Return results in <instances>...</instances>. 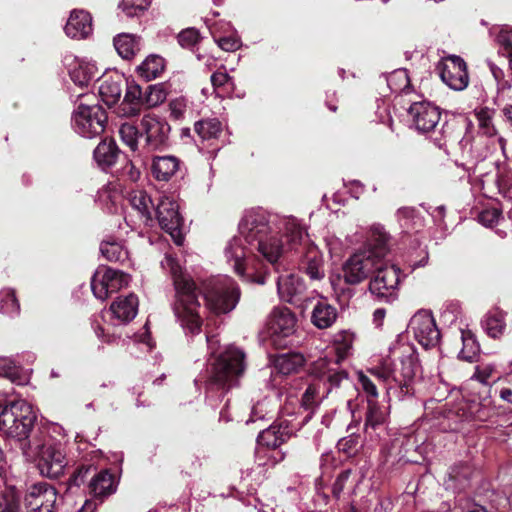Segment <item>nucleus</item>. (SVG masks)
<instances>
[{
  "mask_svg": "<svg viewBox=\"0 0 512 512\" xmlns=\"http://www.w3.org/2000/svg\"><path fill=\"white\" fill-rule=\"evenodd\" d=\"M253 250H257L277 271L280 256L285 251H294L299 269L310 279L321 280L325 276L320 250L294 217H279L262 210L248 211L239 223V234L228 240L224 247L225 260L238 276L246 282L264 284L263 264L248 257Z\"/></svg>",
  "mask_w": 512,
  "mask_h": 512,
  "instance_id": "1",
  "label": "nucleus"
},
{
  "mask_svg": "<svg viewBox=\"0 0 512 512\" xmlns=\"http://www.w3.org/2000/svg\"><path fill=\"white\" fill-rule=\"evenodd\" d=\"M420 371L418 357L413 345L397 341L389 348V354L368 372L381 381L388 392L394 388L401 396L413 394V383Z\"/></svg>",
  "mask_w": 512,
  "mask_h": 512,
  "instance_id": "2",
  "label": "nucleus"
},
{
  "mask_svg": "<svg viewBox=\"0 0 512 512\" xmlns=\"http://www.w3.org/2000/svg\"><path fill=\"white\" fill-rule=\"evenodd\" d=\"M161 266L168 271L175 289L174 314L185 333L199 334L202 327L200 316V300L202 294L191 276L183 270L182 266L171 254H165Z\"/></svg>",
  "mask_w": 512,
  "mask_h": 512,
  "instance_id": "3",
  "label": "nucleus"
},
{
  "mask_svg": "<svg viewBox=\"0 0 512 512\" xmlns=\"http://www.w3.org/2000/svg\"><path fill=\"white\" fill-rule=\"evenodd\" d=\"M37 420L33 407L24 400L8 403L0 394V431L19 443L23 455H31L40 447L39 438L46 432L34 425Z\"/></svg>",
  "mask_w": 512,
  "mask_h": 512,
  "instance_id": "4",
  "label": "nucleus"
},
{
  "mask_svg": "<svg viewBox=\"0 0 512 512\" xmlns=\"http://www.w3.org/2000/svg\"><path fill=\"white\" fill-rule=\"evenodd\" d=\"M210 358L208 369V393L214 389H230L238 384L245 371V354L235 346H227L220 351V341L216 335L206 336Z\"/></svg>",
  "mask_w": 512,
  "mask_h": 512,
  "instance_id": "5",
  "label": "nucleus"
},
{
  "mask_svg": "<svg viewBox=\"0 0 512 512\" xmlns=\"http://www.w3.org/2000/svg\"><path fill=\"white\" fill-rule=\"evenodd\" d=\"M312 382L302 395L301 406L309 411L305 420L311 417L317 405L326 398L335 388L348 380L345 370L339 369L336 363L327 358H319L311 367Z\"/></svg>",
  "mask_w": 512,
  "mask_h": 512,
  "instance_id": "6",
  "label": "nucleus"
},
{
  "mask_svg": "<svg viewBox=\"0 0 512 512\" xmlns=\"http://www.w3.org/2000/svg\"><path fill=\"white\" fill-rule=\"evenodd\" d=\"M139 301L135 294L118 297L110 306L111 319L106 321L104 314L96 316L92 320V327L98 338L106 342L115 340L113 327L125 325L132 321L138 312Z\"/></svg>",
  "mask_w": 512,
  "mask_h": 512,
  "instance_id": "7",
  "label": "nucleus"
},
{
  "mask_svg": "<svg viewBox=\"0 0 512 512\" xmlns=\"http://www.w3.org/2000/svg\"><path fill=\"white\" fill-rule=\"evenodd\" d=\"M203 296L211 311L216 314H223L232 311L236 307L240 290L232 278L222 276L209 281Z\"/></svg>",
  "mask_w": 512,
  "mask_h": 512,
  "instance_id": "8",
  "label": "nucleus"
},
{
  "mask_svg": "<svg viewBox=\"0 0 512 512\" xmlns=\"http://www.w3.org/2000/svg\"><path fill=\"white\" fill-rule=\"evenodd\" d=\"M40 447L31 455H24L28 460H38V468L43 476L59 478L64 474L67 459L59 443H53L47 433L39 438Z\"/></svg>",
  "mask_w": 512,
  "mask_h": 512,
  "instance_id": "9",
  "label": "nucleus"
},
{
  "mask_svg": "<svg viewBox=\"0 0 512 512\" xmlns=\"http://www.w3.org/2000/svg\"><path fill=\"white\" fill-rule=\"evenodd\" d=\"M107 123L106 111L98 104L79 103L72 115L74 131L84 138H94L102 134Z\"/></svg>",
  "mask_w": 512,
  "mask_h": 512,
  "instance_id": "10",
  "label": "nucleus"
},
{
  "mask_svg": "<svg viewBox=\"0 0 512 512\" xmlns=\"http://www.w3.org/2000/svg\"><path fill=\"white\" fill-rule=\"evenodd\" d=\"M129 283L128 274L108 267H99L91 279V289L97 299L104 301L109 295L127 287Z\"/></svg>",
  "mask_w": 512,
  "mask_h": 512,
  "instance_id": "11",
  "label": "nucleus"
},
{
  "mask_svg": "<svg viewBox=\"0 0 512 512\" xmlns=\"http://www.w3.org/2000/svg\"><path fill=\"white\" fill-rule=\"evenodd\" d=\"M374 271L376 274L369 283V291L381 301H394L399 285V269L378 262Z\"/></svg>",
  "mask_w": 512,
  "mask_h": 512,
  "instance_id": "12",
  "label": "nucleus"
},
{
  "mask_svg": "<svg viewBox=\"0 0 512 512\" xmlns=\"http://www.w3.org/2000/svg\"><path fill=\"white\" fill-rule=\"evenodd\" d=\"M155 211L161 228L171 236L176 245H182L184 241L181 231L183 219L179 213L177 202L168 196H163Z\"/></svg>",
  "mask_w": 512,
  "mask_h": 512,
  "instance_id": "13",
  "label": "nucleus"
},
{
  "mask_svg": "<svg viewBox=\"0 0 512 512\" xmlns=\"http://www.w3.org/2000/svg\"><path fill=\"white\" fill-rule=\"evenodd\" d=\"M407 112L412 126L422 133L436 128L441 118L439 107L426 100L412 103Z\"/></svg>",
  "mask_w": 512,
  "mask_h": 512,
  "instance_id": "14",
  "label": "nucleus"
},
{
  "mask_svg": "<svg viewBox=\"0 0 512 512\" xmlns=\"http://www.w3.org/2000/svg\"><path fill=\"white\" fill-rule=\"evenodd\" d=\"M57 500L55 488L46 482L31 485L25 494L27 512H53Z\"/></svg>",
  "mask_w": 512,
  "mask_h": 512,
  "instance_id": "15",
  "label": "nucleus"
},
{
  "mask_svg": "<svg viewBox=\"0 0 512 512\" xmlns=\"http://www.w3.org/2000/svg\"><path fill=\"white\" fill-rule=\"evenodd\" d=\"M410 329L415 339L424 348L435 347L440 341V331L431 313L420 311L410 320Z\"/></svg>",
  "mask_w": 512,
  "mask_h": 512,
  "instance_id": "16",
  "label": "nucleus"
},
{
  "mask_svg": "<svg viewBox=\"0 0 512 512\" xmlns=\"http://www.w3.org/2000/svg\"><path fill=\"white\" fill-rule=\"evenodd\" d=\"M377 263L369 252L360 250L354 253L343 265L345 282L350 285L361 283L374 271Z\"/></svg>",
  "mask_w": 512,
  "mask_h": 512,
  "instance_id": "17",
  "label": "nucleus"
},
{
  "mask_svg": "<svg viewBox=\"0 0 512 512\" xmlns=\"http://www.w3.org/2000/svg\"><path fill=\"white\" fill-rule=\"evenodd\" d=\"M141 128L149 151L158 150L167 145L170 126L164 119L155 114H145L141 120Z\"/></svg>",
  "mask_w": 512,
  "mask_h": 512,
  "instance_id": "18",
  "label": "nucleus"
},
{
  "mask_svg": "<svg viewBox=\"0 0 512 512\" xmlns=\"http://www.w3.org/2000/svg\"><path fill=\"white\" fill-rule=\"evenodd\" d=\"M442 81L451 89L464 90L469 83L465 61L456 55L446 57L439 66Z\"/></svg>",
  "mask_w": 512,
  "mask_h": 512,
  "instance_id": "19",
  "label": "nucleus"
},
{
  "mask_svg": "<svg viewBox=\"0 0 512 512\" xmlns=\"http://www.w3.org/2000/svg\"><path fill=\"white\" fill-rule=\"evenodd\" d=\"M64 63L68 67L71 80L80 87H87L100 77V71L95 62L88 58L67 55Z\"/></svg>",
  "mask_w": 512,
  "mask_h": 512,
  "instance_id": "20",
  "label": "nucleus"
},
{
  "mask_svg": "<svg viewBox=\"0 0 512 512\" xmlns=\"http://www.w3.org/2000/svg\"><path fill=\"white\" fill-rule=\"evenodd\" d=\"M389 405L380 404L376 400H367V412L364 430L371 438L382 437L387 430L389 421Z\"/></svg>",
  "mask_w": 512,
  "mask_h": 512,
  "instance_id": "21",
  "label": "nucleus"
},
{
  "mask_svg": "<svg viewBox=\"0 0 512 512\" xmlns=\"http://www.w3.org/2000/svg\"><path fill=\"white\" fill-rule=\"evenodd\" d=\"M296 318L288 308H275L268 320V332L274 342L291 336Z\"/></svg>",
  "mask_w": 512,
  "mask_h": 512,
  "instance_id": "22",
  "label": "nucleus"
},
{
  "mask_svg": "<svg viewBox=\"0 0 512 512\" xmlns=\"http://www.w3.org/2000/svg\"><path fill=\"white\" fill-rule=\"evenodd\" d=\"M391 236L381 224L370 226L365 242L364 252L371 253V258L382 262L390 250Z\"/></svg>",
  "mask_w": 512,
  "mask_h": 512,
  "instance_id": "23",
  "label": "nucleus"
},
{
  "mask_svg": "<svg viewBox=\"0 0 512 512\" xmlns=\"http://www.w3.org/2000/svg\"><path fill=\"white\" fill-rule=\"evenodd\" d=\"M277 291L281 300L296 304L304 298L306 284L297 274L280 275L277 279Z\"/></svg>",
  "mask_w": 512,
  "mask_h": 512,
  "instance_id": "24",
  "label": "nucleus"
},
{
  "mask_svg": "<svg viewBox=\"0 0 512 512\" xmlns=\"http://www.w3.org/2000/svg\"><path fill=\"white\" fill-rule=\"evenodd\" d=\"M64 31L72 39L87 38L92 33V18L90 14L84 10H73L70 13Z\"/></svg>",
  "mask_w": 512,
  "mask_h": 512,
  "instance_id": "25",
  "label": "nucleus"
},
{
  "mask_svg": "<svg viewBox=\"0 0 512 512\" xmlns=\"http://www.w3.org/2000/svg\"><path fill=\"white\" fill-rule=\"evenodd\" d=\"M290 436L287 426L283 427V423L272 424L268 428L262 430L257 437V454L264 448L275 450L282 445Z\"/></svg>",
  "mask_w": 512,
  "mask_h": 512,
  "instance_id": "26",
  "label": "nucleus"
},
{
  "mask_svg": "<svg viewBox=\"0 0 512 512\" xmlns=\"http://www.w3.org/2000/svg\"><path fill=\"white\" fill-rule=\"evenodd\" d=\"M144 107V98L141 87L131 83L127 85L124 99L119 106V114L125 117L136 116Z\"/></svg>",
  "mask_w": 512,
  "mask_h": 512,
  "instance_id": "27",
  "label": "nucleus"
},
{
  "mask_svg": "<svg viewBox=\"0 0 512 512\" xmlns=\"http://www.w3.org/2000/svg\"><path fill=\"white\" fill-rule=\"evenodd\" d=\"M180 160L173 155L155 156L151 164V173L158 181H169L179 170Z\"/></svg>",
  "mask_w": 512,
  "mask_h": 512,
  "instance_id": "28",
  "label": "nucleus"
},
{
  "mask_svg": "<svg viewBox=\"0 0 512 512\" xmlns=\"http://www.w3.org/2000/svg\"><path fill=\"white\" fill-rule=\"evenodd\" d=\"M337 316V309L326 300L321 299L313 308L311 321L317 328L325 329L333 325Z\"/></svg>",
  "mask_w": 512,
  "mask_h": 512,
  "instance_id": "29",
  "label": "nucleus"
},
{
  "mask_svg": "<svg viewBox=\"0 0 512 512\" xmlns=\"http://www.w3.org/2000/svg\"><path fill=\"white\" fill-rule=\"evenodd\" d=\"M353 342V333L345 330L336 333L332 342L335 358H329L328 356H324L323 358H327L329 361L336 363L337 367L341 369L339 363L351 354Z\"/></svg>",
  "mask_w": 512,
  "mask_h": 512,
  "instance_id": "30",
  "label": "nucleus"
},
{
  "mask_svg": "<svg viewBox=\"0 0 512 512\" xmlns=\"http://www.w3.org/2000/svg\"><path fill=\"white\" fill-rule=\"evenodd\" d=\"M118 155L119 149L113 139H104L94 150V159L102 169L114 165Z\"/></svg>",
  "mask_w": 512,
  "mask_h": 512,
  "instance_id": "31",
  "label": "nucleus"
},
{
  "mask_svg": "<svg viewBox=\"0 0 512 512\" xmlns=\"http://www.w3.org/2000/svg\"><path fill=\"white\" fill-rule=\"evenodd\" d=\"M114 47L123 59H131L140 50L139 38L129 33L118 34L114 38Z\"/></svg>",
  "mask_w": 512,
  "mask_h": 512,
  "instance_id": "32",
  "label": "nucleus"
},
{
  "mask_svg": "<svg viewBox=\"0 0 512 512\" xmlns=\"http://www.w3.org/2000/svg\"><path fill=\"white\" fill-rule=\"evenodd\" d=\"M304 364V357L297 353L277 355L273 361L274 369L283 375L297 372Z\"/></svg>",
  "mask_w": 512,
  "mask_h": 512,
  "instance_id": "33",
  "label": "nucleus"
},
{
  "mask_svg": "<svg viewBox=\"0 0 512 512\" xmlns=\"http://www.w3.org/2000/svg\"><path fill=\"white\" fill-rule=\"evenodd\" d=\"M478 122L479 132L486 137H496L498 131L494 124L495 110L489 107H480L474 110Z\"/></svg>",
  "mask_w": 512,
  "mask_h": 512,
  "instance_id": "34",
  "label": "nucleus"
},
{
  "mask_svg": "<svg viewBox=\"0 0 512 512\" xmlns=\"http://www.w3.org/2000/svg\"><path fill=\"white\" fill-rule=\"evenodd\" d=\"M90 492L95 497H102L114 492V478L107 470L95 474L89 483Z\"/></svg>",
  "mask_w": 512,
  "mask_h": 512,
  "instance_id": "35",
  "label": "nucleus"
},
{
  "mask_svg": "<svg viewBox=\"0 0 512 512\" xmlns=\"http://www.w3.org/2000/svg\"><path fill=\"white\" fill-rule=\"evenodd\" d=\"M165 67V61L158 55L148 56L138 67V74L147 81L160 76Z\"/></svg>",
  "mask_w": 512,
  "mask_h": 512,
  "instance_id": "36",
  "label": "nucleus"
},
{
  "mask_svg": "<svg viewBox=\"0 0 512 512\" xmlns=\"http://www.w3.org/2000/svg\"><path fill=\"white\" fill-rule=\"evenodd\" d=\"M129 202L131 206L138 211L145 222L152 220L151 212L154 208V204L151 197L145 191H133L130 194Z\"/></svg>",
  "mask_w": 512,
  "mask_h": 512,
  "instance_id": "37",
  "label": "nucleus"
},
{
  "mask_svg": "<svg viewBox=\"0 0 512 512\" xmlns=\"http://www.w3.org/2000/svg\"><path fill=\"white\" fill-rule=\"evenodd\" d=\"M471 475V469L466 464H459L451 467L448 473V481L446 485L448 488L454 490H462L468 484Z\"/></svg>",
  "mask_w": 512,
  "mask_h": 512,
  "instance_id": "38",
  "label": "nucleus"
},
{
  "mask_svg": "<svg viewBox=\"0 0 512 512\" xmlns=\"http://www.w3.org/2000/svg\"><path fill=\"white\" fill-rule=\"evenodd\" d=\"M195 131L203 141L214 140L222 133V124L216 118L203 119L195 123Z\"/></svg>",
  "mask_w": 512,
  "mask_h": 512,
  "instance_id": "39",
  "label": "nucleus"
},
{
  "mask_svg": "<svg viewBox=\"0 0 512 512\" xmlns=\"http://www.w3.org/2000/svg\"><path fill=\"white\" fill-rule=\"evenodd\" d=\"M100 251L108 261L124 263L129 259L127 249L118 241H103L100 245Z\"/></svg>",
  "mask_w": 512,
  "mask_h": 512,
  "instance_id": "40",
  "label": "nucleus"
},
{
  "mask_svg": "<svg viewBox=\"0 0 512 512\" xmlns=\"http://www.w3.org/2000/svg\"><path fill=\"white\" fill-rule=\"evenodd\" d=\"M99 94L102 101L107 106H112L116 104L121 97V85L116 80L105 79L99 86Z\"/></svg>",
  "mask_w": 512,
  "mask_h": 512,
  "instance_id": "41",
  "label": "nucleus"
},
{
  "mask_svg": "<svg viewBox=\"0 0 512 512\" xmlns=\"http://www.w3.org/2000/svg\"><path fill=\"white\" fill-rule=\"evenodd\" d=\"M461 340L463 347L459 356L467 361H473L479 352V344L471 331L461 330Z\"/></svg>",
  "mask_w": 512,
  "mask_h": 512,
  "instance_id": "42",
  "label": "nucleus"
},
{
  "mask_svg": "<svg viewBox=\"0 0 512 512\" xmlns=\"http://www.w3.org/2000/svg\"><path fill=\"white\" fill-rule=\"evenodd\" d=\"M167 97V93L163 85H149L143 93L144 107L153 108L162 104Z\"/></svg>",
  "mask_w": 512,
  "mask_h": 512,
  "instance_id": "43",
  "label": "nucleus"
},
{
  "mask_svg": "<svg viewBox=\"0 0 512 512\" xmlns=\"http://www.w3.org/2000/svg\"><path fill=\"white\" fill-rule=\"evenodd\" d=\"M20 306L15 293L11 289H3L0 292V312L8 316L18 315Z\"/></svg>",
  "mask_w": 512,
  "mask_h": 512,
  "instance_id": "44",
  "label": "nucleus"
},
{
  "mask_svg": "<svg viewBox=\"0 0 512 512\" xmlns=\"http://www.w3.org/2000/svg\"><path fill=\"white\" fill-rule=\"evenodd\" d=\"M482 326L490 337L498 338L505 329L504 317L500 313L487 315L482 321Z\"/></svg>",
  "mask_w": 512,
  "mask_h": 512,
  "instance_id": "45",
  "label": "nucleus"
},
{
  "mask_svg": "<svg viewBox=\"0 0 512 512\" xmlns=\"http://www.w3.org/2000/svg\"><path fill=\"white\" fill-rule=\"evenodd\" d=\"M496 42L499 46V54L512 61V28H501L496 36Z\"/></svg>",
  "mask_w": 512,
  "mask_h": 512,
  "instance_id": "46",
  "label": "nucleus"
},
{
  "mask_svg": "<svg viewBox=\"0 0 512 512\" xmlns=\"http://www.w3.org/2000/svg\"><path fill=\"white\" fill-rule=\"evenodd\" d=\"M273 418V409L271 408L270 401L266 398L258 401L251 409L249 419L246 420V424L254 423L258 420Z\"/></svg>",
  "mask_w": 512,
  "mask_h": 512,
  "instance_id": "47",
  "label": "nucleus"
},
{
  "mask_svg": "<svg viewBox=\"0 0 512 512\" xmlns=\"http://www.w3.org/2000/svg\"><path fill=\"white\" fill-rule=\"evenodd\" d=\"M387 84L394 93L404 91L409 86V77L405 69L395 70L387 78Z\"/></svg>",
  "mask_w": 512,
  "mask_h": 512,
  "instance_id": "48",
  "label": "nucleus"
},
{
  "mask_svg": "<svg viewBox=\"0 0 512 512\" xmlns=\"http://www.w3.org/2000/svg\"><path fill=\"white\" fill-rule=\"evenodd\" d=\"M150 2L148 0H122L119 8L128 17L139 16L148 7Z\"/></svg>",
  "mask_w": 512,
  "mask_h": 512,
  "instance_id": "49",
  "label": "nucleus"
},
{
  "mask_svg": "<svg viewBox=\"0 0 512 512\" xmlns=\"http://www.w3.org/2000/svg\"><path fill=\"white\" fill-rule=\"evenodd\" d=\"M396 216L400 226L406 230L414 228L420 222V218L416 215V210L411 207L398 209Z\"/></svg>",
  "mask_w": 512,
  "mask_h": 512,
  "instance_id": "50",
  "label": "nucleus"
},
{
  "mask_svg": "<svg viewBox=\"0 0 512 512\" xmlns=\"http://www.w3.org/2000/svg\"><path fill=\"white\" fill-rule=\"evenodd\" d=\"M120 137L124 144H126L132 151H136L138 147V130L137 128L128 123H124L119 129Z\"/></svg>",
  "mask_w": 512,
  "mask_h": 512,
  "instance_id": "51",
  "label": "nucleus"
},
{
  "mask_svg": "<svg viewBox=\"0 0 512 512\" xmlns=\"http://www.w3.org/2000/svg\"><path fill=\"white\" fill-rule=\"evenodd\" d=\"M199 41V32L194 28H187L178 34V42L184 48H192Z\"/></svg>",
  "mask_w": 512,
  "mask_h": 512,
  "instance_id": "52",
  "label": "nucleus"
},
{
  "mask_svg": "<svg viewBox=\"0 0 512 512\" xmlns=\"http://www.w3.org/2000/svg\"><path fill=\"white\" fill-rule=\"evenodd\" d=\"M99 200L101 202L106 203L107 210L112 212L113 209H116L118 203L120 202L121 195L116 191H112L109 188H105L102 191H100Z\"/></svg>",
  "mask_w": 512,
  "mask_h": 512,
  "instance_id": "53",
  "label": "nucleus"
},
{
  "mask_svg": "<svg viewBox=\"0 0 512 512\" xmlns=\"http://www.w3.org/2000/svg\"><path fill=\"white\" fill-rule=\"evenodd\" d=\"M358 381L363 391L369 397L368 400H376L378 397V390L373 381L363 372L358 373Z\"/></svg>",
  "mask_w": 512,
  "mask_h": 512,
  "instance_id": "54",
  "label": "nucleus"
},
{
  "mask_svg": "<svg viewBox=\"0 0 512 512\" xmlns=\"http://www.w3.org/2000/svg\"><path fill=\"white\" fill-rule=\"evenodd\" d=\"M501 217L498 209H486L478 215L479 222L485 227H493L496 225Z\"/></svg>",
  "mask_w": 512,
  "mask_h": 512,
  "instance_id": "55",
  "label": "nucleus"
},
{
  "mask_svg": "<svg viewBox=\"0 0 512 512\" xmlns=\"http://www.w3.org/2000/svg\"><path fill=\"white\" fill-rule=\"evenodd\" d=\"M214 39H215V42L218 44V46L222 50L227 51V52L236 51L241 46V41L236 36H224V37H219V38L214 37Z\"/></svg>",
  "mask_w": 512,
  "mask_h": 512,
  "instance_id": "56",
  "label": "nucleus"
},
{
  "mask_svg": "<svg viewBox=\"0 0 512 512\" xmlns=\"http://www.w3.org/2000/svg\"><path fill=\"white\" fill-rule=\"evenodd\" d=\"M17 374V365L12 358L0 356V376L12 378Z\"/></svg>",
  "mask_w": 512,
  "mask_h": 512,
  "instance_id": "57",
  "label": "nucleus"
},
{
  "mask_svg": "<svg viewBox=\"0 0 512 512\" xmlns=\"http://www.w3.org/2000/svg\"><path fill=\"white\" fill-rule=\"evenodd\" d=\"M186 101L184 98H175L169 103L170 116L176 120L181 119L186 112Z\"/></svg>",
  "mask_w": 512,
  "mask_h": 512,
  "instance_id": "58",
  "label": "nucleus"
},
{
  "mask_svg": "<svg viewBox=\"0 0 512 512\" xmlns=\"http://www.w3.org/2000/svg\"><path fill=\"white\" fill-rule=\"evenodd\" d=\"M493 371H494V365H492V364L481 365L476 368V371L472 378L478 380L482 384H487Z\"/></svg>",
  "mask_w": 512,
  "mask_h": 512,
  "instance_id": "59",
  "label": "nucleus"
},
{
  "mask_svg": "<svg viewBox=\"0 0 512 512\" xmlns=\"http://www.w3.org/2000/svg\"><path fill=\"white\" fill-rule=\"evenodd\" d=\"M489 403L480 404L477 410L474 411L475 419L479 421H486L490 419L494 414V410L487 407Z\"/></svg>",
  "mask_w": 512,
  "mask_h": 512,
  "instance_id": "60",
  "label": "nucleus"
},
{
  "mask_svg": "<svg viewBox=\"0 0 512 512\" xmlns=\"http://www.w3.org/2000/svg\"><path fill=\"white\" fill-rule=\"evenodd\" d=\"M231 80L227 72L217 71L211 75V83L214 87L224 86Z\"/></svg>",
  "mask_w": 512,
  "mask_h": 512,
  "instance_id": "61",
  "label": "nucleus"
},
{
  "mask_svg": "<svg viewBox=\"0 0 512 512\" xmlns=\"http://www.w3.org/2000/svg\"><path fill=\"white\" fill-rule=\"evenodd\" d=\"M94 470V468L92 466H88V467H81L79 468L74 476H73V479L72 481L74 482L75 485L77 486H80L81 484H83L85 482V478L86 476L92 471Z\"/></svg>",
  "mask_w": 512,
  "mask_h": 512,
  "instance_id": "62",
  "label": "nucleus"
},
{
  "mask_svg": "<svg viewBox=\"0 0 512 512\" xmlns=\"http://www.w3.org/2000/svg\"><path fill=\"white\" fill-rule=\"evenodd\" d=\"M488 66H489V69H490L493 77L497 81L498 85H500V83L503 79V76H504L502 69L497 67L494 63H492L490 61H488Z\"/></svg>",
  "mask_w": 512,
  "mask_h": 512,
  "instance_id": "63",
  "label": "nucleus"
},
{
  "mask_svg": "<svg viewBox=\"0 0 512 512\" xmlns=\"http://www.w3.org/2000/svg\"><path fill=\"white\" fill-rule=\"evenodd\" d=\"M499 396L502 400L512 404V389L502 388L500 390Z\"/></svg>",
  "mask_w": 512,
  "mask_h": 512,
  "instance_id": "64",
  "label": "nucleus"
}]
</instances>
